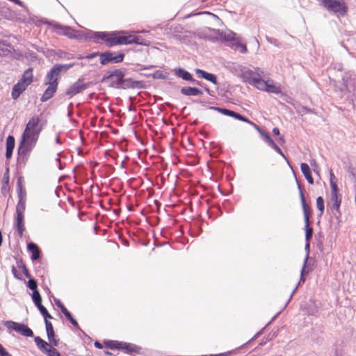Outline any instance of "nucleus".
Segmentation results:
<instances>
[{"mask_svg":"<svg viewBox=\"0 0 356 356\" xmlns=\"http://www.w3.org/2000/svg\"><path fill=\"white\" fill-rule=\"evenodd\" d=\"M43 127L44 124L37 115L32 116L26 124L18 147L19 154L26 160L28 159L30 152L35 147Z\"/></svg>","mask_w":356,"mask_h":356,"instance_id":"nucleus-1","label":"nucleus"},{"mask_svg":"<svg viewBox=\"0 0 356 356\" xmlns=\"http://www.w3.org/2000/svg\"><path fill=\"white\" fill-rule=\"evenodd\" d=\"M125 72L121 69L107 72L102 79L103 82H108V86L117 89L137 88L139 82L131 78L124 79Z\"/></svg>","mask_w":356,"mask_h":356,"instance_id":"nucleus-2","label":"nucleus"},{"mask_svg":"<svg viewBox=\"0 0 356 356\" xmlns=\"http://www.w3.org/2000/svg\"><path fill=\"white\" fill-rule=\"evenodd\" d=\"M322 5L328 12L341 16H344L348 11V8L343 0H323Z\"/></svg>","mask_w":356,"mask_h":356,"instance_id":"nucleus-3","label":"nucleus"},{"mask_svg":"<svg viewBox=\"0 0 356 356\" xmlns=\"http://www.w3.org/2000/svg\"><path fill=\"white\" fill-rule=\"evenodd\" d=\"M241 77L243 82L253 86L257 88H258V83L262 79L261 78V74L259 73V72H260L259 68L257 72H254L246 67H243L241 69Z\"/></svg>","mask_w":356,"mask_h":356,"instance_id":"nucleus-4","label":"nucleus"},{"mask_svg":"<svg viewBox=\"0 0 356 356\" xmlns=\"http://www.w3.org/2000/svg\"><path fill=\"white\" fill-rule=\"evenodd\" d=\"M58 78L56 77L55 76H53L51 79L49 76V72L47 73L45 78L44 84L48 86V87L44 90L42 97H40V101L42 102H44L53 97L58 88Z\"/></svg>","mask_w":356,"mask_h":356,"instance_id":"nucleus-5","label":"nucleus"},{"mask_svg":"<svg viewBox=\"0 0 356 356\" xmlns=\"http://www.w3.org/2000/svg\"><path fill=\"white\" fill-rule=\"evenodd\" d=\"M5 326L8 330H13L25 337H33V332L31 328L24 323H19L12 321L5 322Z\"/></svg>","mask_w":356,"mask_h":356,"instance_id":"nucleus-6","label":"nucleus"},{"mask_svg":"<svg viewBox=\"0 0 356 356\" xmlns=\"http://www.w3.org/2000/svg\"><path fill=\"white\" fill-rule=\"evenodd\" d=\"M124 54L120 52L118 54L111 51H106L99 54L100 63L104 65L108 63H119L123 61Z\"/></svg>","mask_w":356,"mask_h":356,"instance_id":"nucleus-7","label":"nucleus"},{"mask_svg":"<svg viewBox=\"0 0 356 356\" xmlns=\"http://www.w3.org/2000/svg\"><path fill=\"white\" fill-rule=\"evenodd\" d=\"M124 35L120 36V40L118 42H120V44H140V45H147V42L145 40L139 36H136L133 35H126L127 33V31L121 32Z\"/></svg>","mask_w":356,"mask_h":356,"instance_id":"nucleus-8","label":"nucleus"},{"mask_svg":"<svg viewBox=\"0 0 356 356\" xmlns=\"http://www.w3.org/2000/svg\"><path fill=\"white\" fill-rule=\"evenodd\" d=\"M258 83L259 86L257 89L260 90L274 94H280L282 92L281 86L280 85L275 84L272 81H266L262 79Z\"/></svg>","mask_w":356,"mask_h":356,"instance_id":"nucleus-9","label":"nucleus"},{"mask_svg":"<svg viewBox=\"0 0 356 356\" xmlns=\"http://www.w3.org/2000/svg\"><path fill=\"white\" fill-rule=\"evenodd\" d=\"M88 87V84L83 83L81 79L74 83L66 91V95L70 97H73L78 93L83 91Z\"/></svg>","mask_w":356,"mask_h":356,"instance_id":"nucleus-10","label":"nucleus"},{"mask_svg":"<svg viewBox=\"0 0 356 356\" xmlns=\"http://www.w3.org/2000/svg\"><path fill=\"white\" fill-rule=\"evenodd\" d=\"M74 65V63L63 65H55L49 72V76L52 79V76H55L56 77L59 79L60 74L63 70L67 71L70 68L72 67Z\"/></svg>","mask_w":356,"mask_h":356,"instance_id":"nucleus-11","label":"nucleus"},{"mask_svg":"<svg viewBox=\"0 0 356 356\" xmlns=\"http://www.w3.org/2000/svg\"><path fill=\"white\" fill-rule=\"evenodd\" d=\"M46 331L48 340L50 343L54 346H58V340L56 339L55 333L54 331L53 325L50 321L46 320L45 322Z\"/></svg>","mask_w":356,"mask_h":356,"instance_id":"nucleus-12","label":"nucleus"},{"mask_svg":"<svg viewBox=\"0 0 356 356\" xmlns=\"http://www.w3.org/2000/svg\"><path fill=\"white\" fill-rule=\"evenodd\" d=\"M27 85L20 80L13 86L11 96L13 99H17L19 95L26 90Z\"/></svg>","mask_w":356,"mask_h":356,"instance_id":"nucleus-13","label":"nucleus"},{"mask_svg":"<svg viewBox=\"0 0 356 356\" xmlns=\"http://www.w3.org/2000/svg\"><path fill=\"white\" fill-rule=\"evenodd\" d=\"M216 109L218 111H220L221 113H222L225 115L233 117L238 120H241V121H243L245 122H250V120L248 118H246L245 117L243 116L242 115H241L238 113H236L233 111L226 109V108H216Z\"/></svg>","mask_w":356,"mask_h":356,"instance_id":"nucleus-14","label":"nucleus"},{"mask_svg":"<svg viewBox=\"0 0 356 356\" xmlns=\"http://www.w3.org/2000/svg\"><path fill=\"white\" fill-rule=\"evenodd\" d=\"M175 74L183 80L191 81V83L195 82V79H193L192 74L182 68L175 69Z\"/></svg>","mask_w":356,"mask_h":356,"instance_id":"nucleus-15","label":"nucleus"},{"mask_svg":"<svg viewBox=\"0 0 356 356\" xmlns=\"http://www.w3.org/2000/svg\"><path fill=\"white\" fill-rule=\"evenodd\" d=\"M220 39L225 41H234L236 40V34L232 31H220V30H213Z\"/></svg>","mask_w":356,"mask_h":356,"instance_id":"nucleus-16","label":"nucleus"},{"mask_svg":"<svg viewBox=\"0 0 356 356\" xmlns=\"http://www.w3.org/2000/svg\"><path fill=\"white\" fill-rule=\"evenodd\" d=\"M180 92L185 96H198L203 95L202 91L195 87H183Z\"/></svg>","mask_w":356,"mask_h":356,"instance_id":"nucleus-17","label":"nucleus"},{"mask_svg":"<svg viewBox=\"0 0 356 356\" xmlns=\"http://www.w3.org/2000/svg\"><path fill=\"white\" fill-rule=\"evenodd\" d=\"M307 260H308V254L307 255L306 258L305 259V261H304V265L302 266V268L301 270V274H300V281L298 283V284L296 285V286L295 287V289L293 290L292 293H291L287 302H286V304H288L290 300H291L293 294L295 293L296 291L297 290V289L298 288L299 285L300 284L301 282H305V278H304V275L305 273H309V270H306V264L307 262Z\"/></svg>","mask_w":356,"mask_h":356,"instance_id":"nucleus-18","label":"nucleus"},{"mask_svg":"<svg viewBox=\"0 0 356 356\" xmlns=\"http://www.w3.org/2000/svg\"><path fill=\"white\" fill-rule=\"evenodd\" d=\"M300 169H301V172H302L304 177L307 179L308 183L310 184H313L314 179L312 176V172H311L309 166L305 163H302L300 165Z\"/></svg>","mask_w":356,"mask_h":356,"instance_id":"nucleus-19","label":"nucleus"},{"mask_svg":"<svg viewBox=\"0 0 356 356\" xmlns=\"http://www.w3.org/2000/svg\"><path fill=\"white\" fill-rule=\"evenodd\" d=\"M15 138L13 136H8L6 138V157L10 159L12 156L15 147Z\"/></svg>","mask_w":356,"mask_h":356,"instance_id":"nucleus-20","label":"nucleus"},{"mask_svg":"<svg viewBox=\"0 0 356 356\" xmlns=\"http://www.w3.org/2000/svg\"><path fill=\"white\" fill-rule=\"evenodd\" d=\"M24 214H20V213H17V217L15 219V226L19 237H22L23 236V232L24 230Z\"/></svg>","mask_w":356,"mask_h":356,"instance_id":"nucleus-21","label":"nucleus"},{"mask_svg":"<svg viewBox=\"0 0 356 356\" xmlns=\"http://www.w3.org/2000/svg\"><path fill=\"white\" fill-rule=\"evenodd\" d=\"M34 341L38 348L44 353H46L48 351L49 347H51V346L49 343L44 341L40 337H35L34 338Z\"/></svg>","mask_w":356,"mask_h":356,"instance_id":"nucleus-22","label":"nucleus"},{"mask_svg":"<svg viewBox=\"0 0 356 356\" xmlns=\"http://www.w3.org/2000/svg\"><path fill=\"white\" fill-rule=\"evenodd\" d=\"M120 349L124 350L126 353H138L140 348L135 344L122 342L120 346Z\"/></svg>","mask_w":356,"mask_h":356,"instance_id":"nucleus-23","label":"nucleus"},{"mask_svg":"<svg viewBox=\"0 0 356 356\" xmlns=\"http://www.w3.org/2000/svg\"><path fill=\"white\" fill-rule=\"evenodd\" d=\"M27 249L32 253L31 259L35 261L40 257V250L36 244L34 243H29L27 245Z\"/></svg>","mask_w":356,"mask_h":356,"instance_id":"nucleus-24","label":"nucleus"},{"mask_svg":"<svg viewBox=\"0 0 356 356\" xmlns=\"http://www.w3.org/2000/svg\"><path fill=\"white\" fill-rule=\"evenodd\" d=\"M33 79V70L32 68L29 67L24 72L20 81H23V83H26V85L29 86L32 83Z\"/></svg>","mask_w":356,"mask_h":356,"instance_id":"nucleus-25","label":"nucleus"},{"mask_svg":"<svg viewBox=\"0 0 356 356\" xmlns=\"http://www.w3.org/2000/svg\"><path fill=\"white\" fill-rule=\"evenodd\" d=\"M56 29L60 30L63 35H66L70 38H74V34L75 33V30L70 26L56 25Z\"/></svg>","mask_w":356,"mask_h":356,"instance_id":"nucleus-26","label":"nucleus"},{"mask_svg":"<svg viewBox=\"0 0 356 356\" xmlns=\"http://www.w3.org/2000/svg\"><path fill=\"white\" fill-rule=\"evenodd\" d=\"M331 201L332 202H341V196L339 193L338 186L332 183L331 188Z\"/></svg>","mask_w":356,"mask_h":356,"instance_id":"nucleus-27","label":"nucleus"},{"mask_svg":"<svg viewBox=\"0 0 356 356\" xmlns=\"http://www.w3.org/2000/svg\"><path fill=\"white\" fill-rule=\"evenodd\" d=\"M305 219V239L307 241H309L311 238L313 233V229L309 227V213H305V216H304Z\"/></svg>","mask_w":356,"mask_h":356,"instance_id":"nucleus-28","label":"nucleus"},{"mask_svg":"<svg viewBox=\"0 0 356 356\" xmlns=\"http://www.w3.org/2000/svg\"><path fill=\"white\" fill-rule=\"evenodd\" d=\"M120 40V36H109L107 34V37L106 38L105 42H106V45L109 47L120 44V42H118Z\"/></svg>","mask_w":356,"mask_h":356,"instance_id":"nucleus-29","label":"nucleus"},{"mask_svg":"<svg viewBox=\"0 0 356 356\" xmlns=\"http://www.w3.org/2000/svg\"><path fill=\"white\" fill-rule=\"evenodd\" d=\"M9 184V169L6 168V172L3 174L1 191L3 193L7 191Z\"/></svg>","mask_w":356,"mask_h":356,"instance_id":"nucleus-30","label":"nucleus"},{"mask_svg":"<svg viewBox=\"0 0 356 356\" xmlns=\"http://www.w3.org/2000/svg\"><path fill=\"white\" fill-rule=\"evenodd\" d=\"M88 31H90L87 30L86 32H84L83 31H79V30L76 31L75 30V33L74 34V38H76V39H81L83 38L86 39L91 38V35L88 33Z\"/></svg>","mask_w":356,"mask_h":356,"instance_id":"nucleus-31","label":"nucleus"},{"mask_svg":"<svg viewBox=\"0 0 356 356\" xmlns=\"http://www.w3.org/2000/svg\"><path fill=\"white\" fill-rule=\"evenodd\" d=\"M298 189H299L300 197L301 204H302V209H303L304 216H305V213H308L306 200H305L303 192L301 189V187L298 183Z\"/></svg>","mask_w":356,"mask_h":356,"instance_id":"nucleus-32","label":"nucleus"},{"mask_svg":"<svg viewBox=\"0 0 356 356\" xmlns=\"http://www.w3.org/2000/svg\"><path fill=\"white\" fill-rule=\"evenodd\" d=\"M88 33L90 34L91 38H94L96 39L97 41H98L99 40L105 41L106 38L107 37V33L104 32H92L90 31H88Z\"/></svg>","mask_w":356,"mask_h":356,"instance_id":"nucleus-33","label":"nucleus"},{"mask_svg":"<svg viewBox=\"0 0 356 356\" xmlns=\"http://www.w3.org/2000/svg\"><path fill=\"white\" fill-rule=\"evenodd\" d=\"M26 209V200H19L16 206V213L24 214Z\"/></svg>","mask_w":356,"mask_h":356,"instance_id":"nucleus-34","label":"nucleus"},{"mask_svg":"<svg viewBox=\"0 0 356 356\" xmlns=\"http://www.w3.org/2000/svg\"><path fill=\"white\" fill-rule=\"evenodd\" d=\"M32 300L37 307L42 305V298L38 291H33Z\"/></svg>","mask_w":356,"mask_h":356,"instance_id":"nucleus-35","label":"nucleus"},{"mask_svg":"<svg viewBox=\"0 0 356 356\" xmlns=\"http://www.w3.org/2000/svg\"><path fill=\"white\" fill-rule=\"evenodd\" d=\"M316 207L320 211L319 216H322L324 211L325 207L323 198L321 196L318 197L316 199Z\"/></svg>","mask_w":356,"mask_h":356,"instance_id":"nucleus-36","label":"nucleus"},{"mask_svg":"<svg viewBox=\"0 0 356 356\" xmlns=\"http://www.w3.org/2000/svg\"><path fill=\"white\" fill-rule=\"evenodd\" d=\"M341 202H332V205L331 207L332 213L334 216L338 218L340 216V208Z\"/></svg>","mask_w":356,"mask_h":356,"instance_id":"nucleus-37","label":"nucleus"},{"mask_svg":"<svg viewBox=\"0 0 356 356\" xmlns=\"http://www.w3.org/2000/svg\"><path fill=\"white\" fill-rule=\"evenodd\" d=\"M38 309H39V311L40 312L41 314L44 317L45 322H46V320H47L48 318H52L51 316L49 314V312L47 310V309L42 305H40V306L38 307Z\"/></svg>","mask_w":356,"mask_h":356,"instance_id":"nucleus-38","label":"nucleus"},{"mask_svg":"<svg viewBox=\"0 0 356 356\" xmlns=\"http://www.w3.org/2000/svg\"><path fill=\"white\" fill-rule=\"evenodd\" d=\"M122 342H119L117 341H109L106 343V346L110 348L111 349H120V346Z\"/></svg>","mask_w":356,"mask_h":356,"instance_id":"nucleus-39","label":"nucleus"},{"mask_svg":"<svg viewBox=\"0 0 356 356\" xmlns=\"http://www.w3.org/2000/svg\"><path fill=\"white\" fill-rule=\"evenodd\" d=\"M204 79L211 82L213 84H217L218 81H217V77L215 74H211V73H209V72H207L204 77Z\"/></svg>","mask_w":356,"mask_h":356,"instance_id":"nucleus-40","label":"nucleus"},{"mask_svg":"<svg viewBox=\"0 0 356 356\" xmlns=\"http://www.w3.org/2000/svg\"><path fill=\"white\" fill-rule=\"evenodd\" d=\"M27 286L32 290L33 291H38L37 287L38 284L36 281L34 279L29 278V280L27 283Z\"/></svg>","mask_w":356,"mask_h":356,"instance_id":"nucleus-41","label":"nucleus"},{"mask_svg":"<svg viewBox=\"0 0 356 356\" xmlns=\"http://www.w3.org/2000/svg\"><path fill=\"white\" fill-rule=\"evenodd\" d=\"M17 196L19 200H26V193L22 190V186L19 183V181L17 184Z\"/></svg>","mask_w":356,"mask_h":356,"instance_id":"nucleus-42","label":"nucleus"},{"mask_svg":"<svg viewBox=\"0 0 356 356\" xmlns=\"http://www.w3.org/2000/svg\"><path fill=\"white\" fill-rule=\"evenodd\" d=\"M45 354L47 356H61L59 352L52 346L49 347L48 351Z\"/></svg>","mask_w":356,"mask_h":356,"instance_id":"nucleus-43","label":"nucleus"},{"mask_svg":"<svg viewBox=\"0 0 356 356\" xmlns=\"http://www.w3.org/2000/svg\"><path fill=\"white\" fill-rule=\"evenodd\" d=\"M0 356H13L0 343Z\"/></svg>","mask_w":356,"mask_h":356,"instance_id":"nucleus-44","label":"nucleus"},{"mask_svg":"<svg viewBox=\"0 0 356 356\" xmlns=\"http://www.w3.org/2000/svg\"><path fill=\"white\" fill-rule=\"evenodd\" d=\"M66 318H67V319L71 322V323H72L74 326H75V327H79V324H78L77 321H76V320L72 317V316L71 315V314H70L68 315V316H67Z\"/></svg>","mask_w":356,"mask_h":356,"instance_id":"nucleus-45","label":"nucleus"},{"mask_svg":"<svg viewBox=\"0 0 356 356\" xmlns=\"http://www.w3.org/2000/svg\"><path fill=\"white\" fill-rule=\"evenodd\" d=\"M280 155H281L286 161L287 163H289V161L287 159V158L286 157V156L284 154L283 152L282 151V149L277 146V145L273 148Z\"/></svg>","mask_w":356,"mask_h":356,"instance_id":"nucleus-46","label":"nucleus"},{"mask_svg":"<svg viewBox=\"0 0 356 356\" xmlns=\"http://www.w3.org/2000/svg\"><path fill=\"white\" fill-rule=\"evenodd\" d=\"M332 183L334 185H337V179L335 177L332 170L330 171V188H332Z\"/></svg>","mask_w":356,"mask_h":356,"instance_id":"nucleus-47","label":"nucleus"},{"mask_svg":"<svg viewBox=\"0 0 356 356\" xmlns=\"http://www.w3.org/2000/svg\"><path fill=\"white\" fill-rule=\"evenodd\" d=\"M20 268H22V271L24 274V275L27 277V278H30L31 277V275L28 270V269L26 268V267L25 266V265L24 264H21V266H19Z\"/></svg>","mask_w":356,"mask_h":356,"instance_id":"nucleus-48","label":"nucleus"},{"mask_svg":"<svg viewBox=\"0 0 356 356\" xmlns=\"http://www.w3.org/2000/svg\"><path fill=\"white\" fill-rule=\"evenodd\" d=\"M195 73L198 76H201V77L204 78L207 72H205L202 70H200V69H196Z\"/></svg>","mask_w":356,"mask_h":356,"instance_id":"nucleus-49","label":"nucleus"},{"mask_svg":"<svg viewBox=\"0 0 356 356\" xmlns=\"http://www.w3.org/2000/svg\"><path fill=\"white\" fill-rule=\"evenodd\" d=\"M99 54H99L98 52H94L85 56L84 58H86V59H92L93 58L97 57V56H99Z\"/></svg>","mask_w":356,"mask_h":356,"instance_id":"nucleus-50","label":"nucleus"},{"mask_svg":"<svg viewBox=\"0 0 356 356\" xmlns=\"http://www.w3.org/2000/svg\"><path fill=\"white\" fill-rule=\"evenodd\" d=\"M248 124H251V125H252V126L255 128V129H256V130H257V131H258V132H259L261 135L263 134L264 131H262V130L261 129V128H260L258 125H257L256 124H254V123H253L252 122H250H250H248Z\"/></svg>","mask_w":356,"mask_h":356,"instance_id":"nucleus-51","label":"nucleus"},{"mask_svg":"<svg viewBox=\"0 0 356 356\" xmlns=\"http://www.w3.org/2000/svg\"><path fill=\"white\" fill-rule=\"evenodd\" d=\"M60 310L65 317L68 316V315L70 314V312L65 307V306H62Z\"/></svg>","mask_w":356,"mask_h":356,"instance_id":"nucleus-52","label":"nucleus"},{"mask_svg":"<svg viewBox=\"0 0 356 356\" xmlns=\"http://www.w3.org/2000/svg\"><path fill=\"white\" fill-rule=\"evenodd\" d=\"M60 310L65 317L68 316V315L70 314V312L65 307V306H62Z\"/></svg>","mask_w":356,"mask_h":356,"instance_id":"nucleus-53","label":"nucleus"},{"mask_svg":"<svg viewBox=\"0 0 356 356\" xmlns=\"http://www.w3.org/2000/svg\"><path fill=\"white\" fill-rule=\"evenodd\" d=\"M12 272L14 275V277L18 280H22V277L17 273V270L14 266H13Z\"/></svg>","mask_w":356,"mask_h":356,"instance_id":"nucleus-54","label":"nucleus"},{"mask_svg":"<svg viewBox=\"0 0 356 356\" xmlns=\"http://www.w3.org/2000/svg\"><path fill=\"white\" fill-rule=\"evenodd\" d=\"M261 136L264 137V140H265L266 143H267V142H268V141L271 139V138L270 137V136H269L267 133H266V132H264V131L263 132V134H261Z\"/></svg>","mask_w":356,"mask_h":356,"instance_id":"nucleus-55","label":"nucleus"},{"mask_svg":"<svg viewBox=\"0 0 356 356\" xmlns=\"http://www.w3.org/2000/svg\"><path fill=\"white\" fill-rule=\"evenodd\" d=\"M300 113H302V114H306L308 113H312V111L307 107H302L301 110L300 111Z\"/></svg>","mask_w":356,"mask_h":356,"instance_id":"nucleus-56","label":"nucleus"},{"mask_svg":"<svg viewBox=\"0 0 356 356\" xmlns=\"http://www.w3.org/2000/svg\"><path fill=\"white\" fill-rule=\"evenodd\" d=\"M239 47L241 48L240 51H241V53L247 52V47H246V45L245 44H240Z\"/></svg>","mask_w":356,"mask_h":356,"instance_id":"nucleus-57","label":"nucleus"},{"mask_svg":"<svg viewBox=\"0 0 356 356\" xmlns=\"http://www.w3.org/2000/svg\"><path fill=\"white\" fill-rule=\"evenodd\" d=\"M267 143L268 144V145H270L273 149L277 145V144L272 140L270 139L268 142H267Z\"/></svg>","mask_w":356,"mask_h":356,"instance_id":"nucleus-58","label":"nucleus"},{"mask_svg":"<svg viewBox=\"0 0 356 356\" xmlns=\"http://www.w3.org/2000/svg\"><path fill=\"white\" fill-rule=\"evenodd\" d=\"M267 143L268 144V145H270L273 149L277 145V144L272 140L270 139L268 142H267Z\"/></svg>","mask_w":356,"mask_h":356,"instance_id":"nucleus-59","label":"nucleus"},{"mask_svg":"<svg viewBox=\"0 0 356 356\" xmlns=\"http://www.w3.org/2000/svg\"><path fill=\"white\" fill-rule=\"evenodd\" d=\"M267 143L268 144V145H270L273 149L277 145V144L272 140L270 139L268 142H267Z\"/></svg>","mask_w":356,"mask_h":356,"instance_id":"nucleus-60","label":"nucleus"},{"mask_svg":"<svg viewBox=\"0 0 356 356\" xmlns=\"http://www.w3.org/2000/svg\"><path fill=\"white\" fill-rule=\"evenodd\" d=\"M317 312V309L316 308H314L312 309L311 311H308V314L309 315H315Z\"/></svg>","mask_w":356,"mask_h":356,"instance_id":"nucleus-61","label":"nucleus"},{"mask_svg":"<svg viewBox=\"0 0 356 356\" xmlns=\"http://www.w3.org/2000/svg\"><path fill=\"white\" fill-rule=\"evenodd\" d=\"M273 133L275 135H277V136L280 135V130H279V129H278V128H277V127L273 128Z\"/></svg>","mask_w":356,"mask_h":356,"instance_id":"nucleus-62","label":"nucleus"},{"mask_svg":"<svg viewBox=\"0 0 356 356\" xmlns=\"http://www.w3.org/2000/svg\"><path fill=\"white\" fill-rule=\"evenodd\" d=\"M56 305L60 309L62 306H64L59 300H55Z\"/></svg>","mask_w":356,"mask_h":356,"instance_id":"nucleus-63","label":"nucleus"},{"mask_svg":"<svg viewBox=\"0 0 356 356\" xmlns=\"http://www.w3.org/2000/svg\"><path fill=\"white\" fill-rule=\"evenodd\" d=\"M95 346L99 349L102 348V345L98 341L95 342Z\"/></svg>","mask_w":356,"mask_h":356,"instance_id":"nucleus-64","label":"nucleus"}]
</instances>
